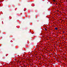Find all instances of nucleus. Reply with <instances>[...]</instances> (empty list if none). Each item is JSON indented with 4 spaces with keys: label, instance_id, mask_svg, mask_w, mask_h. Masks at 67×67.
I'll return each instance as SVG.
<instances>
[{
    "label": "nucleus",
    "instance_id": "nucleus-2",
    "mask_svg": "<svg viewBox=\"0 0 67 67\" xmlns=\"http://www.w3.org/2000/svg\"><path fill=\"white\" fill-rule=\"evenodd\" d=\"M53 1H54V2H56V1H55V0H53Z\"/></svg>",
    "mask_w": 67,
    "mask_h": 67
},
{
    "label": "nucleus",
    "instance_id": "nucleus-4",
    "mask_svg": "<svg viewBox=\"0 0 67 67\" xmlns=\"http://www.w3.org/2000/svg\"><path fill=\"white\" fill-rule=\"evenodd\" d=\"M64 33H65V31H63V33L64 34Z\"/></svg>",
    "mask_w": 67,
    "mask_h": 67
},
{
    "label": "nucleus",
    "instance_id": "nucleus-1",
    "mask_svg": "<svg viewBox=\"0 0 67 67\" xmlns=\"http://www.w3.org/2000/svg\"><path fill=\"white\" fill-rule=\"evenodd\" d=\"M55 30H58V28H57V27H55Z\"/></svg>",
    "mask_w": 67,
    "mask_h": 67
},
{
    "label": "nucleus",
    "instance_id": "nucleus-5",
    "mask_svg": "<svg viewBox=\"0 0 67 67\" xmlns=\"http://www.w3.org/2000/svg\"><path fill=\"white\" fill-rule=\"evenodd\" d=\"M24 4H25V3H24L23 5H24Z\"/></svg>",
    "mask_w": 67,
    "mask_h": 67
},
{
    "label": "nucleus",
    "instance_id": "nucleus-3",
    "mask_svg": "<svg viewBox=\"0 0 67 67\" xmlns=\"http://www.w3.org/2000/svg\"><path fill=\"white\" fill-rule=\"evenodd\" d=\"M45 30H46V31H47V29H46V28H45Z\"/></svg>",
    "mask_w": 67,
    "mask_h": 67
}]
</instances>
